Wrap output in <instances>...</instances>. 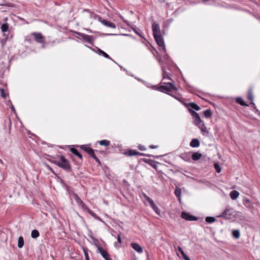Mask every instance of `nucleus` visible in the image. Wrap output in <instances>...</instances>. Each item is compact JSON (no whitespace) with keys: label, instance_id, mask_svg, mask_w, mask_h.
Listing matches in <instances>:
<instances>
[{"label":"nucleus","instance_id":"1a4fd4ad","mask_svg":"<svg viewBox=\"0 0 260 260\" xmlns=\"http://www.w3.org/2000/svg\"><path fill=\"white\" fill-rule=\"evenodd\" d=\"M143 196L146 200L149 203L151 207L153 209L155 213H157V214H159V210L157 206L155 204V203L154 202V201L150 197L147 196L146 194L144 193Z\"/></svg>","mask_w":260,"mask_h":260},{"label":"nucleus","instance_id":"864d4df0","mask_svg":"<svg viewBox=\"0 0 260 260\" xmlns=\"http://www.w3.org/2000/svg\"><path fill=\"white\" fill-rule=\"evenodd\" d=\"M256 112H259V111L256 109V107H254Z\"/></svg>","mask_w":260,"mask_h":260},{"label":"nucleus","instance_id":"0eeeda50","mask_svg":"<svg viewBox=\"0 0 260 260\" xmlns=\"http://www.w3.org/2000/svg\"><path fill=\"white\" fill-rule=\"evenodd\" d=\"M154 38L157 43V44L160 47H162V49L164 51V53L167 52L166 47L165 45L164 39L162 36L160 35H155L153 36Z\"/></svg>","mask_w":260,"mask_h":260},{"label":"nucleus","instance_id":"6e6552de","mask_svg":"<svg viewBox=\"0 0 260 260\" xmlns=\"http://www.w3.org/2000/svg\"><path fill=\"white\" fill-rule=\"evenodd\" d=\"M31 36L34 37V39L39 43L44 44L45 42V38L40 32H32Z\"/></svg>","mask_w":260,"mask_h":260},{"label":"nucleus","instance_id":"c756f323","mask_svg":"<svg viewBox=\"0 0 260 260\" xmlns=\"http://www.w3.org/2000/svg\"><path fill=\"white\" fill-rule=\"evenodd\" d=\"M24 245V239L22 236H20L18 238V247L19 248H22Z\"/></svg>","mask_w":260,"mask_h":260},{"label":"nucleus","instance_id":"f704fd0d","mask_svg":"<svg viewBox=\"0 0 260 260\" xmlns=\"http://www.w3.org/2000/svg\"><path fill=\"white\" fill-rule=\"evenodd\" d=\"M83 250L84 253L85 260H90L88 255L89 250L88 249V248L86 247H83Z\"/></svg>","mask_w":260,"mask_h":260},{"label":"nucleus","instance_id":"72a5a7b5","mask_svg":"<svg viewBox=\"0 0 260 260\" xmlns=\"http://www.w3.org/2000/svg\"><path fill=\"white\" fill-rule=\"evenodd\" d=\"M232 235L234 237H235L236 239L239 238L240 236V232L238 230H234L232 232Z\"/></svg>","mask_w":260,"mask_h":260},{"label":"nucleus","instance_id":"aec40b11","mask_svg":"<svg viewBox=\"0 0 260 260\" xmlns=\"http://www.w3.org/2000/svg\"><path fill=\"white\" fill-rule=\"evenodd\" d=\"M187 106L188 107V109L190 108L192 110L194 109L196 111H199L200 110V107L195 103H188Z\"/></svg>","mask_w":260,"mask_h":260},{"label":"nucleus","instance_id":"dca6fc26","mask_svg":"<svg viewBox=\"0 0 260 260\" xmlns=\"http://www.w3.org/2000/svg\"><path fill=\"white\" fill-rule=\"evenodd\" d=\"M141 160L148 164H149L150 166L153 167L154 169H156L157 165L155 164L156 162L153 160L146 159V158H142ZM158 164V162H157Z\"/></svg>","mask_w":260,"mask_h":260},{"label":"nucleus","instance_id":"6e6d98bb","mask_svg":"<svg viewBox=\"0 0 260 260\" xmlns=\"http://www.w3.org/2000/svg\"><path fill=\"white\" fill-rule=\"evenodd\" d=\"M90 237L91 238H92V239H94V238H93L92 236H90Z\"/></svg>","mask_w":260,"mask_h":260},{"label":"nucleus","instance_id":"c85d7f7f","mask_svg":"<svg viewBox=\"0 0 260 260\" xmlns=\"http://www.w3.org/2000/svg\"><path fill=\"white\" fill-rule=\"evenodd\" d=\"M98 51L100 55H102L105 58L112 60V58L110 57V56L108 54H107L104 51L102 50L101 49L98 48Z\"/></svg>","mask_w":260,"mask_h":260},{"label":"nucleus","instance_id":"8fccbe9b","mask_svg":"<svg viewBox=\"0 0 260 260\" xmlns=\"http://www.w3.org/2000/svg\"><path fill=\"white\" fill-rule=\"evenodd\" d=\"M117 240L119 243H121V239L120 235H118Z\"/></svg>","mask_w":260,"mask_h":260},{"label":"nucleus","instance_id":"09e8293b","mask_svg":"<svg viewBox=\"0 0 260 260\" xmlns=\"http://www.w3.org/2000/svg\"><path fill=\"white\" fill-rule=\"evenodd\" d=\"M164 58L167 60H169V56L168 54L167 53H166V52L165 53V54L164 56Z\"/></svg>","mask_w":260,"mask_h":260},{"label":"nucleus","instance_id":"603ef678","mask_svg":"<svg viewBox=\"0 0 260 260\" xmlns=\"http://www.w3.org/2000/svg\"><path fill=\"white\" fill-rule=\"evenodd\" d=\"M112 34H102V36H107V35H111Z\"/></svg>","mask_w":260,"mask_h":260},{"label":"nucleus","instance_id":"7c9ffc66","mask_svg":"<svg viewBox=\"0 0 260 260\" xmlns=\"http://www.w3.org/2000/svg\"><path fill=\"white\" fill-rule=\"evenodd\" d=\"M236 101L238 104H240L241 106H248V105L246 104L245 103V102L243 100V99L240 97L237 98L236 99Z\"/></svg>","mask_w":260,"mask_h":260},{"label":"nucleus","instance_id":"37998d69","mask_svg":"<svg viewBox=\"0 0 260 260\" xmlns=\"http://www.w3.org/2000/svg\"><path fill=\"white\" fill-rule=\"evenodd\" d=\"M0 92H1V95L2 97L6 99V96H7V94L5 92V91L4 89H0Z\"/></svg>","mask_w":260,"mask_h":260},{"label":"nucleus","instance_id":"473e14b6","mask_svg":"<svg viewBox=\"0 0 260 260\" xmlns=\"http://www.w3.org/2000/svg\"><path fill=\"white\" fill-rule=\"evenodd\" d=\"M99 143L100 145H102V146H108L110 145V142L109 140H103L100 141L99 142Z\"/></svg>","mask_w":260,"mask_h":260},{"label":"nucleus","instance_id":"ea45409f","mask_svg":"<svg viewBox=\"0 0 260 260\" xmlns=\"http://www.w3.org/2000/svg\"><path fill=\"white\" fill-rule=\"evenodd\" d=\"M4 37H5L4 39H1L0 40V43L2 44V46L3 47H4L5 45L6 42L7 41V40L8 39V36Z\"/></svg>","mask_w":260,"mask_h":260},{"label":"nucleus","instance_id":"f8f14e48","mask_svg":"<svg viewBox=\"0 0 260 260\" xmlns=\"http://www.w3.org/2000/svg\"><path fill=\"white\" fill-rule=\"evenodd\" d=\"M99 252L100 253L102 257L105 260H112L110 258V254L108 253V252L104 250L103 248L99 247L98 248Z\"/></svg>","mask_w":260,"mask_h":260},{"label":"nucleus","instance_id":"20e7f679","mask_svg":"<svg viewBox=\"0 0 260 260\" xmlns=\"http://www.w3.org/2000/svg\"><path fill=\"white\" fill-rule=\"evenodd\" d=\"M76 34L79 36L81 37L79 39H82L84 42L93 44L94 40L93 36L87 35L80 32H76Z\"/></svg>","mask_w":260,"mask_h":260},{"label":"nucleus","instance_id":"c9c22d12","mask_svg":"<svg viewBox=\"0 0 260 260\" xmlns=\"http://www.w3.org/2000/svg\"><path fill=\"white\" fill-rule=\"evenodd\" d=\"M133 29L137 35H138L139 37H140L142 38H144V37L143 36V33L141 31V30L139 28H133Z\"/></svg>","mask_w":260,"mask_h":260},{"label":"nucleus","instance_id":"f03ea898","mask_svg":"<svg viewBox=\"0 0 260 260\" xmlns=\"http://www.w3.org/2000/svg\"><path fill=\"white\" fill-rule=\"evenodd\" d=\"M164 84H166L165 85H160L157 87V90L164 92L167 94H169L172 96L173 97H174L176 99H177L178 100H180L179 98L176 97L175 95L171 94L169 93L170 92H171L172 90H177V88L176 86L171 82H168L166 83L165 82L164 83Z\"/></svg>","mask_w":260,"mask_h":260},{"label":"nucleus","instance_id":"e433bc0d","mask_svg":"<svg viewBox=\"0 0 260 260\" xmlns=\"http://www.w3.org/2000/svg\"><path fill=\"white\" fill-rule=\"evenodd\" d=\"M174 193L177 198H180V196H181V189L179 188V187H176Z\"/></svg>","mask_w":260,"mask_h":260},{"label":"nucleus","instance_id":"412c9836","mask_svg":"<svg viewBox=\"0 0 260 260\" xmlns=\"http://www.w3.org/2000/svg\"><path fill=\"white\" fill-rule=\"evenodd\" d=\"M200 145V141L198 139H193L190 143V146L192 148L198 147Z\"/></svg>","mask_w":260,"mask_h":260},{"label":"nucleus","instance_id":"7ed1b4c3","mask_svg":"<svg viewBox=\"0 0 260 260\" xmlns=\"http://www.w3.org/2000/svg\"><path fill=\"white\" fill-rule=\"evenodd\" d=\"M188 111L190 113L191 116L194 118V124L197 125L200 129L203 130V128L204 126V124L201 120L199 114L196 112L192 110L190 108L188 109Z\"/></svg>","mask_w":260,"mask_h":260},{"label":"nucleus","instance_id":"a18cd8bd","mask_svg":"<svg viewBox=\"0 0 260 260\" xmlns=\"http://www.w3.org/2000/svg\"><path fill=\"white\" fill-rule=\"evenodd\" d=\"M47 168L51 173H52L54 175H56L55 172L51 167H50L49 165H47Z\"/></svg>","mask_w":260,"mask_h":260},{"label":"nucleus","instance_id":"423d86ee","mask_svg":"<svg viewBox=\"0 0 260 260\" xmlns=\"http://www.w3.org/2000/svg\"><path fill=\"white\" fill-rule=\"evenodd\" d=\"M233 209L229 207H227L221 214L218 216L217 217H223L225 219H230L233 216Z\"/></svg>","mask_w":260,"mask_h":260},{"label":"nucleus","instance_id":"9d476101","mask_svg":"<svg viewBox=\"0 0 260 260\" xmlns=\"http://www.w3.org/2000/svg\"><path fill=\"white\" fill-rule=\"evenodd\" d=\"M181 217L187 221H196L198 220V218L194 216L189 213L183 211L181 215Z\"/></svg>","mask_w":260,"mask_h":260},{"label":"nucleus","instance_id":"4468645a","mask_svg":"<svg viewBox=\"0 0 260 260\" xmlns=\"http://www.w3.org/2000/svg\"><path fill=\"white\" fill-rule=\"evenodd\" d=\"M152 29L153 31V35H160L159 25L156 22H154L152 25Z\"/></svg>","mask_w":260,"mask_h":260},{"label":"nucleus","instance_id":"4be33fe9","mask_svg":"<svg viewBox=\"0 0 260 260\" xmlns=\"http://www.w3.org/2000/svg\"><path fill=\"white\" fill-rule=\"evenodd\" d=\"M124 154L126 155L132 156L134 155H137L138 154V151L134 149H128L125 151Z\"/></svg>","mask_w":260,"mask_h":260},{"label":"nucleus","instance_id":"de8ad7c7","mask_svg":"<svg viewBox=\"0 0 260 260\" xmlns=\"http://www.w3.org/2000/svg\"><path fill=\"white\" fill-rule=\"evenodd\" d=\"M149 147L151 149H155V148H157L158 147V146L157 145H151L149 146Z\"/></svg>","mask_w":260,"mask_h":260},{"label":"nucleus","instance_id":"c03bdc74","mask_svg":"<svg viewBox=\"0 0 260 260\" xmlns=\"http://www.w3.org/2000/svg\"><path fill=\"white\" fill-rule=\"evenodd\" d=\"M91 157H92L99 164H101L100 159L96 157L95 153H94Z\"/></svg>","mask_w":260,"mask_h":260},{"label":"nucleus","instance_id":"5701e85b","mask_svg":"<svg viewBox=\"0 0 260 260\" xmlns=\"http://www.w3.org/2000/svg\"><path fill=\"white\" fill-rule=\"evenodd\" d=\"M202 156V155L201 153L199 152H196L193 153V154L191 155V157L192 160L196 161L199 160L201 158Z\"/></svg>","mask_w":260,"mask_h":260},{"label":"nucleus","instance_id":"79ce46f5","mask_svg":"<svg viewBox=\"0 0 260 260\" xmlns=\"http://www.w3.org/2000/svg\"><path fill=\"white\" fill-rule=\"evenodd\" d=\"M247 98L249 100H250V101L253 100V96L252 92L251 90L249 91L248 95H247Z\"/></svg>","mask_w":260,"mask_h":260},{"label":"nucleus","instance_id":"39448f33","mask_svg":"<svg viewBox=\"0 0 260 260\" xmlns=\"http://www.w3.org/2000/svg\"><path fill=\"white\" fill-rule=\"evenodd\" d=\"M7 20H8V18H5L4 19V23L2 24V25L0 27L1 31L3 32V37L9 36V34H10L9 25L7 22Z\"/></svg>","mask_w":260,"mask_h":260},{"label":"nucleus","instance_id":"9b49d317","mask_svg":"<svg viewBox=\"0 0 260 260\" xmlns=\"http://www.w3.org/2000/svg\"><path fill=\"white\" fill-rule=\"evenodd\" d=\"M77 147H79L81 149L87 152L88 154L90 155V156L93 155V154L94 153V150L86 145H79L77 146Z\"/></svg>","mask_w":260,"mask_h":260},{"label":"nucleus","instance_id":"ddd939ff","mask_svg":"<svg viewBox=\"0 0 260 260\" xmlns=\"http://www.w3.org/2000/svg\"><path fill=\"white\" fill-rule=\"evenodd\" d=\"M99 21L102 23L103 25L112 28H115L116 27V25L111 22L110 21L102 19L101 17L99 18Z\"/></svg>","mask_w":260,"mask_h":260},{"label":"nucleus","instance_id":"5fc2aeb1","mask_svg":"<svg viewBox=\"0 0 260 260\" xmlns=\"http://www.w3.org/2000/svg\"><path fill=\"white\" fill-rule=\"evenodd\" d=\"M84 11L86 12H89V10L88 9H85L84 10Z\"/></svg>","mask_w":260,"mask_h":260},{"label":"nucleus","instance_id":"49530a36","mask_svg":"<svg viewBox=\"0 0 260 260\" xmlns=\"http://www.w3.org/2000/svg\"><path fill=\"white\" fill-rule=\"evenodd\" d=\"M139 149L142 151L145 150L146 149L145 146L143 145H140L139 146Z\"/></svg>","mask_w":260,"mask_h":260},{"label":"nucleus","instance_id":"2eb2a0df","mask_svg":"<svg viewBox=\"0 0 260 260\" xmlns=\"http://www.w3.org/2000/svg\"><path fill=\"white\" fill-rule=\"evenodd\" d=\"M179 157L186 161H188L190 159L191 152H183L179 155Z\"/></svg>","mask_w":260,"mask_h":260},{"label":"nucleus","instance_id":"a878e982","mask_svg":"<svg viewBox=\"0 0 260 260\" xmlns=\"http://www.w3.org/2000/svg\"><path fill=\"white\" fill-rule=\"evenodd\" d=\"M82 208L83 209H86L87 212L92 216L94 217L95 219L101 220V218L99 217H98L93 211H92L90 209L87 208L86 205L85 207Z\"/></svg>","mask_w":260,"mask_h":260},{"label":"nucleus","instance_id":"f257e3e1","mask_svg":"<svg viewBox=\"0 0 260 260\" xmlns=\"http://www.w3.org/2000/svg\"><path fill=\"white\" fill-rule=\"evenodd\" d=\"M51 162L57 166L58 167L62 168L67 172H71L72 169L69 160L66 158L63 155L59 156V160H53Z\"/></svg>","mask_w":260,"mask_h":260},{"label":"nucleus","instance_id":"4c0bfd02","mask_svg":"<svg viewBox=\"0 0 260 260\" xmlns=\"http://www.w3.org/2000/svg\"><path fill=\"white\" fill-rule=\"evenodd\" d=\"M137 155H139L140 156H147L149 157H152L156 158H158V156H154L152 154H145V153H140L139 152H138V154Z\"/></svg>","mask_w":260,"mask_h":260},{"label":"nucleus","instance_id":"3c124183","mask_svg":"<svg viewBox=\"0 0 260 260\" xmlns=\"http://www.w3.org/2000/svg\"><path fill=\"white\" fill-rule=\"evenodd\" d=\"M11 108L12 110V111H15L14 107V106L13 105L11 106Z\"/></svg>","mask_w":260,"mask_h":260},{"label":"nucleus","instance_id":"a19ab883","mask_svg":"<svg viewBox=\"0 0 260 260\" xmlns=\"http://www.w3.org/2000/svg\"><path fill=\"white\" fill-rule=\"evenodd\" d=\"M214 167L217 173H220L221 172V168L218 164L215 163L214 164Z\"/></svg>","mask_w":260,"mask_h":260},{"label":"nucleus","instance_id":"393cba45","mask_svg":"<svg viewBox=\"0 0 260 260\" xmlns=\"http://www.w3.org/2000/svg\"><path fill=\"white\" fill-rule=\"evenodd\" d=\"M177 250L179 251L185 260H190V258L185 253L182 248L178 246Z\"/></svg>","mask_w":260,"mask_h":260},{"label":"nucleus","instance_id":"58836bf2","mask_svg":"<svg viewBox=\"0 0 260 260\" xmlns=\"http://www.w3.org/2000/svg\"><path fill=\"white\" fill-rule=\"evenodd\" d=\"M205 221L208 223H212L215 221V218L213 217H207Z\"/></svg>","mask_w":260,"mask_h":260},{"label":"nucleus","instance_id":"6ab92c4d","mask_svg":"<svg viewBox=\"0 0 260 260\" xmlns=\"http://www.w3.org/2000/svg\"><path fill=\"white\" fill-rule=\"evenodd\" d=\"M73 197L74 199L78 205H81L82 207L85 206V204L82 201V200L80 198L78 194L75 193L74 194Z\"/></svg>","mask_w":260,"mask_h":260},{"label":"nucleus","instance_id":"a211bd4d","mask_svg":"<svg viewBox=\"0 0 260 260\" xmlns=\"http://www.w3.org/2000/svg\"><path fill=\"white\" fill-rule=\"evenodd\" d=\"M131 246L134 249H135L136 251H137L139 253H142L143 252L142 248L138 243H132Z\"/></svg>","mask_w":260,"mask_h":260},{"label":"nucleus","instance_id":"bb28decb","mask_svg":"<svg viewBox=\"0 0 260 260\" xmlns=\"http://www.w3.org/2000/svg\"><path fill=\"white\" fill-rule=\"evenodd\" d=\"M230 195L231 198L232 200H235L238 197V196L239 195V193L238 191H237L236 190H233L230 192Z\"/></svg>","mask_w":260,"mask_h":260},{"label":"nucleus","instance_id":"4d7b16f0","mask_svg":"<svg viewBox=\"0 0 260 260\" xmlns=\"http://www.w3.org/2000/svg\"><path fill=\"white\" fill-rule=\"evenodd\" d=\"M251 104L252 105H254V104L253 103H252V102Z\"/></svg>","mask_w":260,"mask_h":260},{"label":"nucleus","instance_id":"b1692460","mask_svg":"<svg viewBox=\"0 0 260 260\" xmlns=\"http://www.w3.org/2000/svg\"><path fill=\"white\" fill-rule=\"evenodd\" d=\"M70 151L75 155L78 156L80 159L82 160V155L78 152L77 149L75 148H71Z\"/></svg>","mask_w":260,"mask_h":260},{"label":"nucleus","instance_id":"f3484780","mask_svg":"<svg viewBox=\"0 0 260 260\" xmlns=\"http://www.w3.org/2000/svg\"><path fill=\"white\" fill-rule=\"evenodd\" d=\"M161 70L162 72V79H167L172 81V79L171 78V74L166 71V69L164 67H161Z\"/></svg>","mask_w":260,"mask_h":260},{"label":"nucleus","instance_id":"2f4dec72","mask_svg":"<svg viewBox=\"0 0 260 260\" xmlns=\"http://www.w3.org/2000/svg\"><path fill=\"white\" fill-rule=\"evenodd\" d=\"M204 115L207 118H209L212 116V111L209 109H207L204 112Z\"/></svg>","mask_w":260,"mask_h":260},{"label":"nucleus","instance_id":"cd10ccee","mask_svg":"<svg viewBox=\"0 0 260 260\" xmlns=\"http://www.w3.org/2000/svg\"><path fill=\"white\" fill-rule=\"evenodd\" d=\"M40 236L39 232L37 230H33L31 233V237L32 238L36 239Z\"/></svg>","mask_w":260,"mask_h":260}]
</instances>
